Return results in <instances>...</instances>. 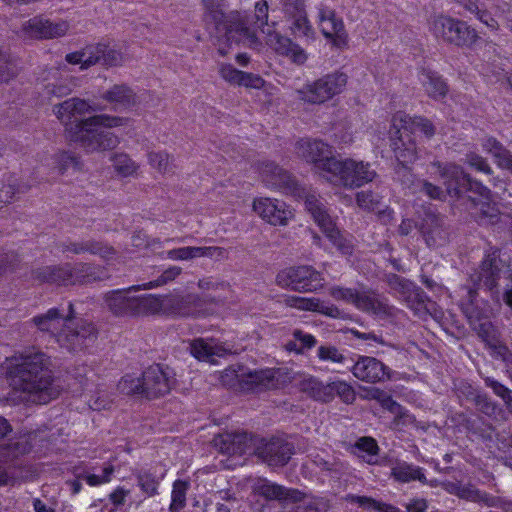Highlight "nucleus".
Wrapping results in <instances>:
<instances>
[{
    "instance_id": "f257e3e1",
    "label": "nucleus",
    "mask_w": 512,
    "mask_h": 512,
    "mask_svg": "<svg viewBox=\"0 0 512 512\" xmlns=\"http://www.w3.org/2000/svg\"><path fill=\"white\" fill-rule=\"evenodd\" d=\"M10 386L21 401L46 404L58 397L59 386L54 383L51 360L37 351L11 361L8 371Z\"/></svg>"
},
{
    "instance_id": "f03ea898",
    "label": "nucleus",
    "mask_w": 512,
    "mask_h": 512,
    "mask_svg": "<svg viewBox=\"0 0 512 512\" xmlns=\"http://www.w3.org/2000/svg\"><path fill=\"white\" fill-rule=\"evenodd\" d=\"M476 286L487 289L496 301H504L512 308V273L509 266L500 258V249L489 246L479 269L471 275Z\"/></svg>"
},
{
    "instance_id": "7ed1b4c3",
    "label": "nucleus",
    "mask_w": 512,
    "mask_h": 512,
    "mask_svg": "<svg viewBox=\"0 0 512 512\" xmlns=\"http://www.w3.org/2000/svg\"><path fill=\"white\" fill-rule=\"evenodd\" d=\"M129 119L107 114L85 118L81 126L74 127L71 141L77 142L87 152L112 150L119 144V138L108 128L126 125Z\"/></svg>"
},
{
    "instance_id": "20e7f679",
    "label": "nucleus",
    "mask_w": 512,
    "mask_h": 512,
    "mask_svg": "<svg viewBox=\"0 0 512 512\" xmlns=\"http://www.w3.org/2000/svg\"><path fill=\"white\" fill-rule=\"evenodd\" d=\"M395 130L391 132V147L397 160L413 162L417 158V146L412 134L415 131L423 133L427 138L435 134L432 122L422 117H410L403 112H397L392 119Z\"/></svg>"
},
{
    "instance_id": "39448f33",
    "label": "nucleus",
    "mask_w": 512,
    "mask_h": 512,
    "mask_svg": "<svg viewBox=\"0 0 512 512\" xmlns=\"http://www.w3.org/2000/svg\"><path fill=\"white\" fill-rule=\"evenodd\" d=\"M268 25V3L261 0L256 3L253 15H241L232 12L224 23L225 36L228 41L243 43L249 47L259 44L258 34L266 33Z\"/></svg>"
},
{
    "instance_id": "423d86ee",
    "label": "nucleus",
    "mask_w": 512,
    "mask_h": 512,
    "mask_svg": "<svg viewBox=\"0 0 512 512\" xmlns=\"http://www.w3.org/2000/svg\"><path fill=\"white\" fill-rule=\"evenodd\" d=\"M31 277L39 283H50L63 286L84 285L106 278L102 267L89 263H65L62 265L44 266L32 270Z\"/></svg>"
},
{
    "instance_id": "0eeeda50",
    "label": "nucleus",
    "mask_w": 512,
    "mask_h": 512,
    "mask_svg": "<svg viewBox=\"0 0 512 512\" xmlns=\"http://www.w3.org/2000/svg\"><path fill=\"white\" fill-rule=\"evenodd\" d=\"M280 370L261 369L247 371L241 366L229 367L220 375L223 386L243 391H262L275 389L280 385Z\"/></svg>"
},
{
    "instance_id": "6e6552de",
    "label": "nucleus",
    "mask_w": 512,
    "mask_h": 512,
    "mask_svg": "<svg viewBox=\"0 0 512 512\" xmlns=\"http://www.w3.org/2000/svg\"><path fill=\"white\" fill-rule=\"evenodd\" d=\"M428 28L437 40L457 47H471L478 39L476 30L465 21L445 14L431 15Z\"/></svg>"
},
{
    "instance_id": "1a4fd4ad",
    "label": "nucleus",
    "mask_w": 512,
    "mask_h": 512,
    "mask_svg": "<svg viewBox=\"0 0 512 512\" xmlns=\"http://www.w3.org/2000/svg\"><path fill=\"white\" fill-rule=\"evenodd\" d=\"M329 165L326 180L347 189L359 188L377 176L370 163L352 158H336Z\"/></svg>"
},
{
    "instance_id": "9d476101",
    "label": "nucleus",
    "mask_w": 512,
    "mask_h": 512,
    "mask_svg": "<svg viewBox=\"0 0 512 512\" xmlns=\"http://www.w3.org/2000/svg\"><path fill=\"white\" fill-rule=\"evenodd\" d=\"M305 207L337 250L344 255H351L354 248L353 238L343 235L336 227L322 199L315 194H308L305 196Z\"/></svg>"
},
{
    "instance_id": "9b49d317",
    "label": "nucleus",
    "mask_w": 512,
    "mask_h": 512,
    "mask_svg": "<svg viewBox=\"0 0 512 512\" xmlns=\"http://www.w3.org/2000/svg\"><path fill=\"white\" fill-rule=\"evenodd\" d=\"M348 77L343 72H333L306 83L297 91L300 100L310 104H323L334 96L342 93L347 85Z\"/></svg>"
},
{
    "instance_id": "f8f14e48",
    "label": "nucleus",
    "mask_w": 512,
    "mask_h": 512,
    "mask_svg": "<svg viewBox=\"0 0 512 512\" xmlns=\"http://www.w3.org/2000/svg\"><path fill=\"white\" fill-rule=\"evenodd\" d=\"M97 338V330L93 323L84 319L73 318L66 322L57 334V342L68 351H80L91 345Z\"/></svg>"
},
{
    "instance_id": "ddd939ff",
    "label": "nucleus",
    "mask_w": 512,
    "mask_h": 512,
    "mask_svg": "<svg viewBox=\"0 0 512 512\" xmlns=\"http://www.w3.org/2000/svg\"><path fill=\"white\" fill-rule=\"evenodd\" d=\"M323 277L310 266L290 267L279 272L276 283L298 292H312L323 286Z\"/></svg>"
},
{
    "instance_id": "4468645a",
    "label": "nucleus",
    "mask_w": 512,
    "mask_h": 512,
    "mask_svg": "<svg viewBox=\"0 0 512 512\" xmlns=\"http://www.w3.org/2000/svg\"><path fill=\"white\" fill-rule=\"evenodd\" d=\"M297 155L312 163L317 173L326 179L328 175V167L330 163L335 161L332 155V147L317 139H301L296 143Z\"/></svg>"
},
{
    "instance_id": "2eb2a0df",
    "label": "nucleus",
    "mask_w": 512,
    "mask_h": 512,
    "mask_svg": "<svg viewBox=\"0 0 512 512\" xmlns=\"http://www.w3.org/2000/svg\"><path fill=\"white\" fill-rule=\"evenodd\" d=\"M97 108L86 100L73 97L53 106L52 111L56 118L64 125L67 137L71 140L74 127L82 125L81 117L87 113L96 111Z\"/></svg>"
},
{
    "instance_id": "dca6fc26",
    "label": "nucleus",
    "mask_w": 512,
    "mask_h": 512,
    "mask_svg": "<svg viewBox=\"0 0 512 512\" xmlns=\"http://www.w3.org/2000/svg\"><path fill=\"white\" fill-rule=\"evenodd\" d=\"M318 26L323 36L338 48L347 45L348 34L343 19L337 16L336 11L324 3L317 6Z\"/></svg>"
},
{
    "instance_id": "f3484780",
    "label": "nucleus",
    "mask_w": 512,
    "mask_h": 512,
    "mask_svg": "<svg viewBox=\"0 0 512 512\" xmlns=\"http://www.w3.org/2000/svg\"><path fill=\"white\" fill-rule=\"evenodd\" d=\"M254 454L269 466H284L294 454V446L279 437L269 440L258 438L257 443H255Z\"/></svg>"
},
{
    "instance_id": "a211bd4d",
    "label": "nucleus",
    "mask_w": 512,
    "mask_h": 512,
    "mask_svg": "<svg viewBox=\"0 0 512 512\" xmlns=\"http://www.w3.org/2000/svg\"><path fill=\"white\" fill-rule=\"evenodd\" d=\"M69 29L66 21L53 22L42 15H37L22 24L21 33L27 39H53L64 36Z\"/></svg>"
},
{
    "instance_id": "6ab92c4d",
    "label": "nucleus",
    "mask_w": 512,
    "mask_h": 512,
    "mask_svg": "<svg viewBox=\"0 0 512 512\" xmlns=\"http://www.w3.org/2000/svg\"><path fill=\"white\" fill-rule=\"evenodd\" d=\"M175 383L169 369L160 365L148 367L142 374L144 396L148 399L162 397L170 392Z\"/></svg>"
},
{
    "instance_id": "aec40b11",
    "label": "nucleus",
    "mask_w": 512,
    "mask_h": 512,
    "mask_svg": "<svg viewBox=\"0 0 512 512\" xmlns=\"http://www.w3.org/2000/svg\"><path fill=\"white\" fill-rule=\"evenodd\" d=\"M352 374L360 381L376 384L389 381L392 370L382 361L371 356H361L351 368Z\"/></svg>"
},
{
    "instance_id": "412c9836",
    "label": "nucleus",
    "mask_w": 512,
    "mask_h": 512,
    "mask_svg": "<svg viewBox=\"0 0 512 512\" xmlns=\"http://www.w3.org/2000/svg\"><path fill=\"white\" fill-rule=\"evenodd\" d=\"M74 306L69 303L67 308L53 307L45 313L34 316L31 323L40 332L49 333L57 339V334L64 328L67 321L73 318Z\"/></svg>"
},
{
    "instance_id": "4be33fe9",
    "label": "nucleus",
    "mask_w": 512,
    "mask_h": 512,
    "mask_svg": "<svg viewBox=\"0 0 512 512\" xmlns=\"http://www.w3.org/2000/svg\"><path fill=\"white\" fill-rule=\"evenodd\" d=\"M203 308L202 299L196 294L164 295V315L198 317Z\"/></svg>"
},
{
    "instance_id": "5701e85b",
    "label": "nucleus",
    "mask_w": 512,
    "mask_h": 512,
    "mask_svg": "<svg viewBox=\"0 0 512 512\" xmlns=\"http://www.w3.org/2000/svg\"><path fill=\"white\" fill-rule=\"evenodd\" d=\"M254 211L271 225H287L293 217L292 210L283 202L274 198H259L253 202Z\"/></svg>"
},
{
    "instance_id": "b1692460",
    "label": "nucleus",
    "mask_w": 512,
    "mask_h": 512,
    "mask_svg": "<svg viewBox=\"0 0 512 512\" xmlns=\"http://www.w3.org/2000/svg\"><path fill=\"white\" fill-rule=\"evenodd\" d=\"M261 175L268 186L280 189L286 194L300 195L301 190L295 179L274 162L263 163Z\"/></svg>"
},
{
    "instance_id": "393cba45",
    "label": "nucleus",
    "mask_w": 512,
    "mask_h": 512,
    "mask_svg": "<svg viewBox=\"0 0 512 512\" xmlns=\"http://www.w3.org/2000/svg\"><path fill=\"white\" fill-rule=\"evenodd\" d=\"M432 167L436 170L435 173L443 180L445 186V193L451 197H459L462 193L463 185L468 181L467 174L461 166L440 162H433Z\"/></svg>"
},
{
    "instance_id": "a878e982",
    "label": "nucleus",
    "mask_w": 512,
    "mask_h": 512,
    "mask_svg": "<svg viewBox=\"0 0 512 512\" xmlns=\"http://www.w3.org/2000/svg\"><path fill=\"white\" fill-rule=\"evenodd\" d=\"M419 229L429 246H442L448 241L444 218L433 211L425 213Z\"/></svg>"
},
{
    "instance_id": "bb28decb",
    "label": "nucleus",
    "mask_w": 512,
    "mask_h": 512,
    "mask_svg": "<svg viewBox=\"0 0 512 512\" xmlns=\"http://www.w3.org/2000/svg\"><path fill=\"white\" fill-rule=\"evenodd\" d=\"M139 290H143V285H133L127 289L113 290L105 295V303L114 315H134L136 296L130 294Z\"/></svg>"
},
{
    "instance_id": "cd10ccee",
    "label": "nucleus",
    "mask_w": 512,
    "mask_h": 512,
    "mask_svg": "<svg viewBox=\"0 0 512 512\" xmlns=\"http://www.w3.org/2000/svg\"><path fill=\"white\" fill-rule=\"evenodd\" d=\"M358 309L372 314L381 320L389 321L396 318L399 313V310L394 306L389 305L386 299L373 292L362 293Z\"/></svg>"
},
{
    "instance_id": "c85d7f7f",
    "label": "nucleus",
    "mask_w": 512,
    "mask_h": 512,
    "mask_svg": "<svg viewBox=\"0 0 512 512\" xmlns=\"http://www.w3.org/2000/svg\"><path fill=\"white\" fill-rule=\"evenodd\" d=\"M284 301L287 306L299 310L319 312L332 318L342 317V312L335 305L325 303L317 298L288 296Z\"/></svg>"
},
{
    "instance_id": "c756f323",
    "label": "nucleus",
    "mask_w": 512,
    "mask_h": 512,
    "mask_svg": "<svg viewBox=\"0 0 512 512\" xmlns=\"http://www.w3.org/2000/svg\"><path fill=\"white\" fill-rule=\"evenodd\" d=\"M386 282L407 303L408 307L416 309L415 304L421 305L423 303L421 293L411 281L396 274H389L386 276Z\"/></svg>"
},
{
    "instance_id": "7c9ffc66",
    "label": "nucleus",
    "mask_w": 512,
    "mask_h": 512,
    "mask_svg": "<svg viewBox=\"0 0 512 512\" xmlns=\"http://www.w3.org/2000/svg\"><path fill=\"white\" fill-rule=\"evenodd\" d=\"M102 98L112 104L116 110L130 109L138 104L136 93L125 84L112 86L102 95Z\"/></svg>"
},
{
    "instance_id": "2f4dec72",
    "label": "nucleus",
    "mask_w": 512,
    "mask_h": 512,
    "mask_svg": "<svg viewBox=\"0 0 512 512\" xmlns=\"http://www.w3.org/2000/svg\"><path fill=\"white\" fill-rule=\"evenodd\" d=\"M391 476L400 483H409L419 481L427 483V478L423 469L406 461L397 460L391 468Z\"/></svg>"
},
{
    "instance_id": "473e14b6",
    "label": "nucleus",
    "mask_w": 512,
    "mask_h": 512,
    "mask_svg": "<svg viewBox=\"0 0 512 512\" xmlns=\"http://www.w3.org/2000/svg\"><path fill=\"white\" fill-rule=\"evenodd\" d=\"M256 494L267 500H287L294 499L296 490L287 489L284 486L270 482L266 479L259 480L253 487Z\"/></svg>"
},
{
    "instance_id": "72a5a7b5",
    "label": "nucleus",
    "mask_w": 512,
    "mask_h": 512,
    "mask_svg": "<svg viewBox=\"0 0 512 512\" xmlns=\"http://www.w3.org/2000/svg\"><path fill=\"white\" fill-rule=\"evenodd\" d=\"M164 315V295L147 294L135 297L134 315Z\"/></svg>"
},
{
    "instance_id": "f704fd0d",
    "label": "nucleus",
    "mask_w": 512,
    "mask_h": 512,
    "mask_svg": "<svg viewBox=\"0 0 512 512\" xmlns=\"http://www.w3.org/2000/svg\"><path fill=\"white\" fill-rule=\"evenodd\" d=\"M58 74L59 72L56 69H51L43 80H53V82H48L44 85L46 94L61 98L69 95L73 91L75 84L71 79L58 78Z\"/></svg>"
},
{
    "instance_id": "c9c22d12",
    "label": "nucleus",
    "mask_w": 512,
    "mask_h": 512,
    "mask_svg": "<svg viewBox=\"0 0 512 512\" xmlns=\"http://www.w3.org/2000/svg\"><path fill=\"white\" fill-rule=\"evenodd\" d=\"M191 354L200 361L213 362L214 357H222L226 349L218 345H212L202 338L195 339L190 343Z\"/></svg>"
},
{
    "instance_id": "e433bc0d",
    "label": "nucleus",
    "mask_w": 512,
    "mask_h": 512,
    "mask_svg": "<svg viewBox=\"0 0 512 512\" xmlns=\"http://www.w3.org/2000/svg\"><path fill=\"white\" fill-rule=\"evenodd\" d=\"M420 80L429 97L438 100L446 96L448 86L437 73L424 70Z\"/></svg>"
},
{
    "instance_id": "4c0bfd02",
    "label": "nucleus",
    "mask_w": 512,
    "mask_h": 512,
    "mask_svg": "<svg viewBox=\"0 0 512 512\" xmlns=\"http://www.w3.org/2000/svg\"><path fill=\"white\" fill-rule=\"evenodd\" d=\"M133 475L136 477L139 488L147 497L158 494V487L163 475L158 476L152 469H139Z\"/></svg>"
},
{
    "instance_id": "58836bf2",
    "label": "nucleus",
    "mask_w": 512,
    "mask_h": 512,
    "mask_svg": "<svg viewBox=\"0 0 512 512\" xmlns=\"http://www.w3.org/2000/svg\"><path fill=\"white\" fill-rule=\"evenodd\" d=\"M312 462L322 472L336 479H339L344 475L347 470V465L345 463L331 456L316 454L313 456Z\"/></svg>"
},
{
    "instance_id": "ea45409f",
    "label": "nucleus",
    "mask_w": 512,
    "mask_h": 512,
    "mask_svg": "<svg viewBox=\"0 0 512 512\" xmlns=\"http://www.w3.org/2000/svg\"><path fill=\"white\" fill-rule=\"evenodd\" d=\"M91 51L93 53V60H95V64L101 63L102 65L113 67L121 65L123 62L122 53L108 45L97 44L95 46H91Z\"/></svg>"
},
{
    "instance_id": "a19ab883",
    "label": "nucleus",
    "mask_w": 512,
    "mask_h": 512,
    "mask_svg": "<svg viewBox=\"0 0 512 512\" xmlns=\"http://www.w3.org/2000/svg\"><path fill=\"white\" fill-rule=\"evenodd\" d=\"M301 390L318 401L328 402L331 400V388L317 378L309 377L301 381Z\"/></svg>"
},
{
    "instance_id": "79ce46f5",
    "label": "nucleus",
    "mask_w": 512,
    "mask_h": 512,
    "mask_svg": "<svg viewBox=\"0 0 512 512\" xmlns=\"http://www.w3.org/2000/svg\"><path fill=\"white\" fill-rule=\"evenodd\" d=\"M347 501L351 504H356L367 511L378 512H401L397 507L378 501L372 497L347 495Z\"/></svg>"
},
{
    "instance_id": "37998d69",
    "label": "nucleus",
    "mask_w": 512,
    "mask_h": 512,
    "mask_svg": "<svg viewBox=\"0 0 512 512\" xmlns=\"http://www.w3.org/2000/svg\"><path fill=\"white\" fill-rule=\"evenodd\" d=\"M205 13L204 21L207 24H214L218 31H221V26L224 29V23L227 17L220 9V0H202Z\"/></svg>"
},
{
    "instance_id": "c03bdc74",
    "label": "nucleus",
    "mask_w": 512,
    "mask_h": 512,
    "mask_svg": "<svg viewBox=\"0 0 512 512\" xmlns=\"http://www.w3.org/2000/svg\"><path fill=\"white\" fill-rule=\"evenodd\" d=\"M286 17L291 21L290 29L296 37H310L313 35L314 31L306 11Z\"/></svg>"
},
{
    "instance_id": "a18cd8bd",
    "label": "nucleus",
    "mask_w": 512,
    "mask_h": 512,
    "mask_svg": "<svg viewBox=\"0 0 512 512\" xmlns=\"http://www.w3.org/2000/svg\"><path fill=\"white\" fill-rule=\"evenodd\" d=\"M18 72L16 60L7 51L0 50V84L8 83Z\"/></svg>"
},
{
    "instance_id": "49530a36",
    "label": "nucleus",
    "mask_w": 512,
    "mask_h": 512,
    "mask_svg": "<svg viewBox=\"0 0 512 512\" xmlns=\"http://www.w3.org/2000/svg\"><path fill=\"white\" fill-rule=\"evenodd\" d=\"M189 489V482L183 480H176L173 483V489L171 493V504L169 506V512H179L186 505V493Z\"/></svg>"
},
{
    "instance_id": "de8ad7c7",
    "label": "nucleus",
    "mask_w": 512,
    "mask_h": 512,
    "mask_svg": "<svg viewBox=\"0 0 512 512\" xmlns=\"http://www.w3.org/2000/svg\"><path fill=\"white\" fill-rule=\"evenodd\" d=\"M458 496L467 501L483 503L488 507H492L496 503V500L494 497L488 495L487 493H485L473 486L461 487L458 491Z\"/></svg>"
},
{
    "instance_id": "09e8293b",
    "label": "nucleus",
    "mask_w": 512,
    "mask_h": 512,
    "mask_svg": "<svg viewBox=\"0 0 512 512\" xmlns=\"http://www.w3.org/2000/svg\"><path fill=\"white\" fill-rule=\"evenodd\" d=\"M232 437L234 438L232 441V448L235 449L234 455H242L250 452L255 453V443H257L258 438L249 436L245 432H232Z\"/></svg>"
},
{
    "instance_id": "8fccbe9b",
    "label": "nucleus",
    "mask_w": 512,
    "mask_h": 512,
    "mask_svg": "<svg viewBox=\"0 0 512 512\" xmlns=\"http://www.w3.org/2000/svg\"><path fill=\"white\" fill-rule=\"evenodd\" d=\"M111 160L115 171L123 177L133 175L138 169L136 163L125 153L115 154Z\"/></svg>"
},
{
    "instance_id": "3c124183",
    "label": "nucleus",
    "mask_w": 512,
    "mask_h": 512,
    "mask_svg": "<svg viewBox=\"0 0 512 512\" xmlns=\"http://www.w3.org/2000/svg\"><path fill=\"white\" fill-rule=\"evenodd\" d=\"M265 41L267 45L272 47L279 54L285 55L288 52L289 47L293 43L289 38H286L279 33L272 31L271 27H267Z\"/></svg>"
},
{
    "instance_id": "603ef678",
    "label": "nucleus",
    "mask_w": 512,
    "mask_h": 512,
    "mask_svg": "<svg viewBox=\"0 0 512 512\" xmlns=\"http://www.w3.org/2000/svg\"><path fill=\"white\" fill-rule=\"evenodd\" d=\"M30 445L26 440L10 443L1 449V457L4 462L12 461L30 451Z\"/></svg>"
},
{
    "instance_id": "864d4df0",
    "label": "nucleus",
    "mask_w": 512,
    "mask_h": 512,
    "mask_svg": "<svg viewBox=\"0 0 512 512\" xmlns=\"http://www.w3.org/2000/svg\"><path fill=\"white\" fill-rule=\"evenodd\" d=\"M118 390L125 395L140 394L144 396L142 377H135L133 375H126L118 382Z\"/></svg>"
},
{
    "instance_id": "5fc2aeb1",
    "label": "nucleus",
    "mask_w": 512,
    "mask_h": 512,
    "mask_svg": "<svg viewBox=\"0 0 512 512\" xmlns=\"http://www.w3.org/2000/svg\"><path fill=\"white\" fill-rule=\"evenodd\" d=\"M85 251L93 255H98L105 260H110L115 255V249L106 243L94 239L85 240Z\"/></svg>"
},
{
    "instance_id": "6e6d98bb",
    "label": "nucleus",
    "mask_w": 512,
    "mask_h": 512,
    "mask_svg": "<svg viewBox=\"0 0 512 512\" xmlns=\"http://www.w3.org/2000/svg\"><path fill=\"white\" fill-rule=\"evenodd\" d=\"M329 387L331 388V399H333L334 394H337L347 404L353 403L356 399L353 387L344 381L331 382Z\"/></svg>"
},
{
    "instance_id": "4d7b16f0",
    "label": "nucleus",
    "mask_w": 512,
    "mask_h": 512,
    "mask_svg": "<svg viewBox=\"0 0 512 512\" xmlns=\"http://www.w3.org/2000/svg\"><path fill=\"white\" fill-rule=\"evenodd\" d=\"M54 161L60 174H64L70 168L78 169L79 158L71 152L62 151L55 155Z\"/></svg>"
},
{
    "instance_id": "13d9d810",
    "label": "nucleus",
    "mask_w": 512,
    "mask_h": 512,
    "mask_svg": "<svg viewBox=\"0 0 512 512\" xmlns=\"http://www.w3.org/2000/svg\"><path fill=\"white\" fill-rule=\"evenodd\" d=\"M500 221V211L496 205L482 203L479 208L478 222L481 225H494Z\"/></svg>"
},
{
    "instance_id": "bf43d9fd",
    "label": "nucleus",
    "mask_w": 512,
    "mask_h": 512,
    "mask_svg": "<svg viewBox=\"0 0 512 512\" xmlns=\"http://www.w3.org/2000/svg\"><path fill=\"white\" fill-rule=\"evenodd\" d=\"M181 272V267L171 266L167 268L165 271H163V273L156 280L142 284L143 290H149L159 286H163L175 280L181 274Z\"/></svg>"
},
{
    "instance_id": "052dcab7",
    "label": "nucleus",
    "mask_w": 512,
    "mask_h": 512,
    "mask_svg": "<svg viewBox=\"0 0 512 512\" xmlns=\"http://www.w3.org/2000/svg\"><path fill=\"white\" fill-rule=\"evenodd\" d=\"M113 473L114 467L112 465H108L104 467L101 475L84 472L77 474L76 477L85 480L90 486H99L101 484L110 482Z\"/></svg>"
},
{
    "instance_id": "680f3d73",
    "label": "nucleus",
    "mask_w": 512,
    "mask_h": 512,
    "mask_svg": "<svg viewBox=\"0 0 512 512\" xmlns=\"http://www.w3.org/2000/svg\"><path fill=\"white\" fill-rule=\"evenodd\" d=\"M357 205L367 211L379 208L381 197L372 191H361L356 194Z\"/></svg>"
},
{
    "instance_id": "e2e57ef3",
    "label": "nucleus",
    "mask_w": 512,
    "mask_h": 512,
    "mask_svg": "<svg viewBox=\"0 0 512 512\" xmlns=\"http://www.w3.org/2000/svg\"><path fill=\"white\" fill-rule=\"evenodd\" d=\"M66 61L70 64H80L81 69H87L88 67L95 65L91 46L86 47L82 51L67 54Z\"/></svg>"
},
{
    "instance_id": "0e129e2a",
    "label": "nucleus",
    "mask_w": 512,
    "mask_h": 512,
    "mask_svg": "<svg viewBox=\"0 0 512 512\" xmlns=\"http://www.w3.org/2000/svg\"><path fill=\"white\" fill-rule=\"evenodd\" d=\"M330 295L335 300H342L347 303H352L358 308L362 293H358L356 290L351 288L333 287L330 290Z\"/></svg>"
},
{
    "instance_id": "69168bd1",
    "label": "nucleus",
    "mask_w": 512,
    "mask_h": 512,
    "mask_svg": "<svg viewBox=\"0 0 512 512\" xmlns=\"http://www.w3.org/2000/svg\"><path fill=\"white\" fill-rule=\"evenodd\" d=\"M474 403L477 409L488 417L496 418L497 414L502 413L501 408H499L498 405L487 395L479 394L476 396Z\"/></svg>"
},
{
    "instance_id": "338daca9",
    "label": "nucleus",
    "mask_w": 512,
    "mask_h": 512,
    "mask_svg": "<svg viewBox=\"0 0 512 512\" xmlns=\"http://www.w3.org/2000/svg\"><path fill=\"white\" fill-rule=\"evenodd\" d=\"M148 161L154 169L162 174L168 173L172 169L170 157L166 152H150Z\"/></svg>"
},
{
    "instance_id": "774afa93",
    "label": "nucleus",
    "mask_w": 512,
    "mask_h": 512,
    "mask_svg": "<svg viewBox=\"0 0 512 512\" xmlns=\"http://www.w3.org/2000/svg\"><path fill=\"white\" fill-rule=\"evenodd\" d=\"M317 356L324 362L343 363L346 360V357L339 349L332 345H321L318 347Z\"/></svg>"
}]
</instances>
